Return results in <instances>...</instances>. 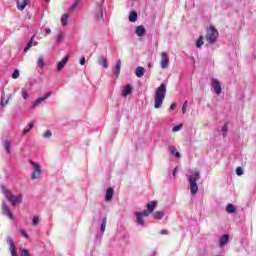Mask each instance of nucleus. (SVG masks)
Segmentation results:
<instances>
[{"mask_svg": "<svg viewBox=\"0 0 256 256\" xmlns=\"http://www.w3.org/2000/svg\"><path fill=\"white\" fill-rule=\"evenodd\" d=\"M189 183V189L192 196L197 195L199 191V186L197 185V181L201 179V172L198 169H193L191 174L186 177Z\"/></svg>", "mask_w": 256, "mask_h": 256, "instance_id": "1", "label": "nucleus"}, {"mask_svg": "<svg viewBox=\"0 0 256 256\" xmlns=\"http://www.w3.org/2000/svg\"><path fill=\"white\" fill-rule=\"evenodd\" d=\"M166 95H167V85L162 83L156 89V93L154 95V108L155 109H161V107L163 106V100L165 99Z\"/></svg>", "mask_w": 256, "mask_h": 256, "instance_id": "2", "label": "nucleus"}, {"mask_svg": "<svg viewBox=\"0 0 256 256\" xmlns=\"http://www.w3.org/2000/svg\"><path fill=\"white\" fill-rule=\"evenodd\" d=\"M1 190L6 199L11 203L12 207H15V205L23 203V194L15 196L13 195L11 190H9L5 186H1Z\"/></svg>", "mask_w": 256, "mask_h": 256, "instance_id": "3", "label": "nucleus"}, {"mask_svg": "<svg viewBox=\"0 0 256 256\" xmlns=\"http://www.w3.org/2000/svg\"><path fill=\"white\" fill-rule=\"evenodd\" d=\"M30 165H31V175H30V179L31 181H37V179H39L42 175H43V170L41 169V164L30 160L29 161Z\"/></svg>", "mask_w": 256, "mask_h": 256, "instance_id": "4", "label": "nucleus"}, {"mask_svg": "<svg viewBox=\"0 0 256 256\" xmlns=\"http://www.w3.org/2000/svg\"><path fill=\"white\" fill-rule=\"evenodd\" d=\"M217 39H219V31H217L214 26H209L207 29L206 40L210 45H215Z\"/></svg>", "mask_w": 256, "mask_h": 256, "instance_id": "5", "label": "nucleus"}, {"mask_svg": "<svg viewBox=\"0 0 256 256\" xmlns=\"http://www.w3.org/2000/svg\"><path fill=\"white\" fill-rule=\"evenodd\" d=\"M135 223L140 227H145V217H149V211L143 210L142 212H135Z\"/></svg>", "mask_w": 256, "mask_h": 256, "instance_id": "6", "label": "nucleus"}, {"mask_svg": "<svg viewBox=\"0 0 256 256\" xmlns=\"http://www.w3.org/2000/svg\"><path fill=\"white\" fill-rule=\"evenodd\" d=\"M6 243L9 245V251L11 256H19L17 254V246H15V242L11 236L6 237Z\"/></svg>", "mask_w": 256, "mask_h": 256, "instance_id": "7", "label": "nucleus"}, {"mask_svg": "<svg viewBox=\"0 0 256 256\" xmlns=\"http://www.w3.org/2000/svg\"><path fill=\"white\" fill-rule=\"evenodd\" d=\"M211 87L214 89V92L217 95H221L223 88L221 87V82H219V79L212 78L211 79Z\"/></svg>", "mask_w": 256, "mask_h": 256, "instance_id": "8", "label": "nucleus"}, {"mask_svg": "<svg viewBox=\"0 0 256 256\" xmlns=\"http://www.w3.org/2000/svg\"><path fill=\"white\" fill-rule=\"evenodd\" d=\"M160 57H161V61H160L161 69H167L169 67V56L167 55V52H161Z\"/></svg>", "mask_w": 256, "mask_h": 256, "instance_id": "9", "label": "nucleus"}, {"mask_svg": "<svg viewBox=\"0 0 256 256\" xmlns=\"http://www.w3.org/2000/svg\"><path fill=\"white\" fill-rule=\"evenodd\" d=\"M2 214L9 217V219H15V216L13 215V212H11V209L9 208V205H7L6 202H2Z\"/></svg>", "mask_w": 256, "mask_h": 256, "instance_id": "10", "label": "nucleus"}, {"mask_svg": "<svg viewBox=\"0 0 256 256\" xmlns=\"http://www.w3.org/2000/svg\"><path fill=\"white\" fill-rule=\"evenodd\" d=\"M145 33H147V29H145V26L140 25L135 28V34L137 37H145Z\"/></svg>", "mask_w": 256, "mask_h": 256, "instance_id": "11", "label": "nucleus"}, {"mask_svg": "<svg viewBox=\"0 0 256 256\" xmlns=\"http://www.w3.org/2000/svg\"><path fill=\"white\" fill-rule=\"evenodd\" d=\"M229 243V234H224L222 237L219 239V247L220 249H223L225 245Z\"/></svg>", "mask_w": 256, "mask_h": 256, "instance_id": "12", "label": "nucleus"}, {"mask_svg": "<svg viewBox=\"0 0 256 256\" xmlns=\"http://www.w3.org/2000/svg\"><path fill=\"white\" fill-rule=\"evenodd\" d=\"M98 63L104 67V69H107L109 67V64L107 63V56L100 55L98 57Z\"/></svg>", "mask_w": 256, "mask_h": 256, "instance_id": "13", "label": "nucleus"}, {"mask_svg": "<svg viewBox=\"0 0 256 256\" xmlns=\"http://www.w3.org/2000/svg\"><path fill=\"white\" fill-rule=\"evenodd\" d=\"M131 93H133V87L127 84L122 90V96L127 97V95H131Z\"/></svg>", "mask_w": 256, "mask_h": 256, "instance_id": "14", "label": "nucleus"}, {"mask_svg": "<svg viewBox=\"0 0 256 256\" xmlns=\"http://www.w3.org/2000/svg\"><path fill=\"white\" fill-rule=\"evenodd\" d=\"M115 194V190L113 188H107L105 199L107 202L112 201L113 195Z\"/></svg>", "mask_w": 256, "mask_h": 256, "instance_id": "15", "label": "nucleus"}, {"mask_svg": "<svg viewBox=\"0 0 256 256\" xmlns=\"http://www.w3.org/2000/svg\"><path fill=\"white\" fill-rule=\"evenodd\" d=\"M96 21H103V7L99 6L95 15H94Z\"/></svg>", "mask_w": 256, "mask_h": 256, "instance_id": "16", "label": "nucleus"}, {"mask_svg": "<svg viewBox=\"0 0 256 256\" xmlns=\"http://www.w3.org/2000/svg\"><path fill=\"white\" fill-rule=\"evenodd\" d=\"M16 7L19 11H24L27 7V0H18L16 3Z\"/></svg>", "mask_w": 256, "mask_h": 256, "instance_id": "17", "label": "nucleus"}, {"mask_svg": "<svg viewBox=\"0 0 256 256\" xmlns=\"http://www.w3.org/2000/svg\"><path fill=\"white\" fill-rule=\"evenodd\" d=\"M2 143L7 155H11V142L7 139H4Z\"/></svg>", "mask_w": 256, "mask_h": 256, "instance_id": "18", "label": "nucleus"}, {"mask_svg": "<svg viewBox=\"0 0 256 256\" xmlns=\"http://www.w3.org/2000/svg\"><path fill=\"white\" fill-rule=\"evenodd\" d=\"M121 65H122V62H121V59H119L114 68V75L116 77H119V75H121Z\"/></svg>", "mask_w": 256, "mask_h": 256, "instance_id": "19", "label": "nucleus"}, {"mask_svg": "<svg viewBox=\"0 0 256 256\" xmlns=\"http://www.w3.org/2000/svg\"><path fill=\"white\" fill-rule=\"evenodd\" d=\"M169 151H170V155H174L176 159H181V153L177 151V148L175 146H170Z\"/></svg>", "mask_w": 256, "mask_h": 256, "instance_id": "20", "label": "nucleus"}, {"mask_svg": "<svg viewBox=\"0 0 256 256\" xmlns=\"http://www.w3.org/2000/svg\"><path fill=\"white\" fill-rule=\"evenodd\" d=\"M68 61H69V56H66L65 58L62 59V61L58 62L57 70L62 71L63 67L67 65Z\"/></svg>", "mask_w": 256, "mask_h": 256, "instance_id": "21", "label": "nucleus"}, {"mask_svg": "<svg viewBox=\"0 0 256 256\" xmlns=\"http://www.w3.org/2000/svg\"><path fill=\"white\" fill-rule=\"evenodd\" d=\"M146 207H147L146 211H148V213H153L155 211V208L157 207V202L152 201L146 204Z\"/></svg>", "mask_w": 256, "mask_h": 256, "instance_id": "22", "label": "nucleus"}, {"mask_svg": "<svg viewBox=\"0 0 256 256\" xmlns=\"http://www.w3.org/2000/svg\"><path fill=\"white\" fill-rule=\"evenodd\" d=\"M135 75H136V77L141 79V77H143V75H145V68H143L141 66L137 67L135 70Z\"/></svg>", "mask_w": 256, "mask_h": 256, "instance_id": "23", "label": "nucleus"}, {"mask_svg": "<svg viewBox=\"0 0 256 256\" xmlns=\"http://www.w3.org/2000/svg\"><path fill=\"white\" fill-rule=\"evenodd\" d=\"M43 101H45V98L43 97L37 98L34 102H32L31 109H35L38 105H41Z\"/></svg>", "mask_w": 256, "mask_h": 256, "instance_id": "24", "label": "nucleus"}, {"mask_svg": "<svg viewBox=\"0 0 256 256\" xmlns=\"http://www.w3.org/2000/svg\"><path fill=\"white\" fill-rule=\"evenodd\" d=\"M105 229H107V217L106 216L102 219V224H101V227H100L101 235H104Z\"/></svg>", "mask_w": 256, "mask_h": 256, "instance_id": "25", "label": "nucleus"}, {"mask_svg": "<svg viewBox=\"0 0 256 256\" xmlns=\"http://www.w3.org/2000/svg\"><path fill=\"white\" fill-rule=\"evenodd\" d=\"M236 211H237V208L235 207V205H233V204H228V205L226 206V212H227V213L233 214V213H236Z\"/></svg>", "mask_w": 256, "mask_h": 256, "instance_id": "26", "label": "nucleus"}, {"mask_svg": "<svg viewBox=\"0 0 256 256\" xmlns=\"http://www.w3.org/2000/svg\"><path fill=\"white\" fill-rule=\"evenodd\" d=\"M65 39V34L63 33L62 30H58L57 38H56V43H61Z\"/></svg>", "mask_w": 256, "mask_h": 256, "instance_id": "27", "label": "nucleus"}, {"mask_svg": "<svg viewBox=\"0 0 256 256\" xmlns=\"http://www.w3.org/2000/svg\"><path fill=\"white\" fill-rule=\"evenodd\" d=\"M37 65L38 67H40V69H43V67H45V58L43 56L38 57Z\"/></svg>", "mask_w": 256, "mask_h": 256, "instance_id": "28", "label": "nucleus"}, {"mask_svg": "<svg viewBox=\"0 0 256 256\" xmlns=\"http://www.w3.org/2000/svg\"><path fill=\"white\" fill-rule=\"evenodd\" d=\"M152 216L154 217V219L161 220V219H163V217H165V213H163L161 211H157V212H154L152 214Z\"/></svg>", "mask_w": 256, "mask_h": 256, "instance_id": "29", "label": "nucleus"}, {"mask_svg": "<svg viewBox=\"0 0 256 256\" xmlns=\"http://www.w3.org/2000/svg\"><path fill=\"white\" fill-rule=\"evenodd\" d=\"M137 12L136 11H132L129 15V21L130 23H135V21H137Z\"/></svg>", "mask_w": 256, "mask_h": 256, "instance_id": "30", "label": "nucleus"}, {"mask_svg": "<svg viewBox=\"0 0 256 256\" xmlns=\"http://www.w3.org/2000/svg\"><path fill=\"white\" fill-rule=\"evenodd\" d=\"M67 21H69V14H63L61 17L63 27H67Z\"/></svg>", "mask_w": 256, "mask_h": 256, "instance_id": "31", "label": "nucleus"}, {"mask_svg": "<svg viewBox=\"0 0 256 256\" xmlns=\"http://www.w3.org/2000/svg\"><path fill=\"white\" fill-rule=\"evenodd\" d=\"M35 39V35H33L30 40L28 41L26 47L24 48V51H29V49H31V47H33V41Z\"/></svg>", "mask_w": 256, "mask_h": 256, "instance_id": "32", "label": "nucleus"}, {"mask_svg": "<svg viewBox=\"0 0 256 256\" xmlns=\"http://www.w3.org/2000/svg\"><path fill=\"white\" fill-rule=\"evenodd\" d=\"M79 3H81V0H76L74 4L70 7L69 13H73L79 7Z\"/></svg>", "mask_w": 256, "mask_h": 256, "instance_id": "33", "label": "nucleus"}, {"mask_svg": "<svg viewBox=\"0 0 256 256\" xmlns=\"http://www.w3.org/2000/svg\"><path fill=\"white\" fill-rule=\"evenodd\" d=\"M203 39H204V37H203V35H201V36L198 38V40L196 41V47H197L198 49H200V47H203V44H204Z\"/></svg>", "mask_w": 256, "mask_h": 256, "instance_id": "34", "label": "nucleus"}, {"mask_svg": "<svg viewBox=\"0 0 256 256\" xmlns=\"http://www.w3.org/2000/svg\"><path fill=\"white\" fill-rule=\"evenodd\" d=\"M9 105V99H5L4 97L0 98V107H7Z\"/></svg>", "mask_w": 256, "mask_h": 256, "instance_id": "35", "label": "nucleus"}, {"mask_svg": "<svg viewBox=\"0 0 256 256\" xmlns=\"http://www.w3.org/2000/svg\"><path fill=\"white\" fill-rule=\"evenodd\" d=\"M21 95H22L23 99H25V100L29 99V91H27V89L22 88Z\"/></svg>", "mask_w": 256, "mask_h": 256, "instance_id": "36", "label": "nucleus"}, {"mask_svg": "<svg viewBox=\"0 0 256 256\" xmlns=\"http://www.w3.org/2000/svg\"><path fill=\"white\" fill-rule=\"evenodd\" d=\"M32 127H35V123L34 122H31L30 124H29V127L27 128V129H24L23 131H22V135H27V133H29L30 131H31V128Z\"/></svg>", "mask_w": 256, "mask_h": 256, "instance_id": "37", "label": "nucleus"}, {"mask_svg": "<svg viewBox=\"0 0 256 256\" xmlns=\"http://www.w3.org/2000/svg\"><path fill=\"white\" fill-rule=\"evenodd\" d=\"M42 137L43 139H51V137H53V133L51 132V130H47L46 132H44Z\"/></svg>", "mask_w": 256, "mask_h": 256, "instance_id": "38", "label": "nucleus"}, {"mask_svg": "<svg viewBox=\"0 0 256 256\" xmlns=\"http://www.w3.org/2000/svg\"><path fill=\"white\" fill-rule=\"evenodd\" d=\"M227 131H229V126L227 124H224L223 127H222L223 137H227Z\"/></svg>", "mask_w": 256, "mask_h": 256, "instance_id": "39", "label": "nucleus"}, {"mask_svg": "<svg viewBox=\"0 0 256 256\" xmlns=\"http://www.w3.org/2000/svg\"><path fill=\"white\" fill-rule=\"evenodd\" d=\"M183 129V124L176 125L172 128L173 133H177V131H181Z\"/></svg>", "mask_w": 256, "mask_h": 256, "instance_id": "40", "label": "nucleus"}, {"mask_svg": "<svg viewBox=\"0 0 256 256\" xmlns=\"http://www.w3.org/2000/svg\"><path fill=\"white\" fill-rule=\"evenodd\" d=\"M12 79H19V70H14V72L12 73Z\"/></svg>", "mask_w": 256, "mask_h": 256, "instance_id": "41", "label": "nucleus"}, {"mask_svg": "<svg viewBox=\"0 0 256 256\" xmlns=\"http://www.w3.org/2000/svg\"><path fill=\"white\" fill-rule=\"evenodd\" d=\"M32 225H34V226L39 225V217L38 216H34V218L32 219Z\"/></svg>", "mask_w": 256, "mask_h": 256, "instance_id": "42", "label": "nucleus"}, {"mask_svg": "<svg viewBox=\"0 0 256 256\" xmlns=\"http://www.w3.org/2000/svg\"><path fill=\"white\" fill-rule=\"evenodd\" d=\"M236 175H238V177H241V175H243V168L237 167L236 168Z\"/></svg>", "mask_w": 256, "mask_h": 256, "instance_id": "43", "label": "nucleus"}, {"mask_svg": "<svg viewBox=\"0 0 256 256\" xmlns=\"http://www.w3.org/2000/svg\"><path fill=\"white\" fill-rule=\"evenodd\" d=\"M20 256H31L27 249H22L20 252Z\"/></svg>", "mask_w": 256, "mask_h": 256, "instance_id": "44", "label": "nucleus"}, {"mask_svg": "<svg viewBox=\"0 0 256 256\" xmlns=\"http://www.w3.org/2000/svg\"><path fill=\"white\" fill-rule=\"evenodd\" d=\"M182 113H183V115H185V113H187V101H185L184 104L182 105Z\"/></svg>", "mask_w": 256, "mask_h": 256, "instance_id": "45", "label": "nucleus"}, {"mask_svg": "<svg viewBox=\"0 0 256 256\" xmlns=\"http://www.w3.org/2000/svg\"><path fill=\"white\" fill-rule=\"evenodd\" d=\"M51 95H53V92L49 91V92H47L42 98H43L44 101H45L46 99H49V97H51Z\"/></svg>", "mask_w": 256, "mask_h": 256, "instance_id": "46", "label": "nucleus"}, {"mask_svg": "<svg viewBox=\"0 0 256 256\" xmlns=\"http://www.w3.org/2000/svg\"><path fill=\"white\" fill-rule=\"evenodd\" d=\"M20 234H22V236L25 237V239H29V235L27 234V231L20 230Z\"/></svg>", "mask_w": 256, "mask_h": 256, "instance_id": "47", "label": "nucleus"}, {"mask_svg": "<svg viewBox=\"0 0 256 256\" xmlns=\"http://www.w3.org/2000/svg\"><path fill=\"white\" fill-rule=\"evenodd\" d=\"M85 63H86L85 57H82L80 60V65H85Z\"/></svg>", "mask_w": 256, "mask_h": 256, "instance_id": "48", "label": "nucleus"}, {"mask_svg": "<svg viewBox=\"0 0 256 256\" xmlns=\"http://www.w3.org/2000/svg\"><path fill=\"white\" fill-rule=\"evenodd\" d=\"M175 107H177V104L172 103V104L170 105V110L173 111V109H175Z\"/></svg>", "mask_w": 256, "mask_h": 256, "instance_id": "49", "label": "nucleus"}, {"mask_svg": "<svg viewBox=\"0 0 256 256\" xmlns=\"http://www.w3.org/2000/svg\"><path fill=\"white\" fill-rule=\"evenodd\" d=\"M169 232L167 230H161L160 235H167Z\"/></svg>", "mask_w": 256, "mask_h": 256, "instance_id": "50", "label": "nucleus"}, {"mask_svg": "<svg viewBox=\"0 0 256 256\" xmlns=\"http://www.w3.org/2000/svg\"><path fill=\"white\" fill-rule=\"evenodd\" d=\"M45 33H46V35L51 34V28H46V29H45Z\"/></svg>", "mask_w": 256, "mask_h": 256, "instance_id": "51", "label": "nucleus"}, {"mask_svg": "<svg viewBox=\"0 0 256 256\" xmlns=\"http://www.w3.org/2000/svg\"><path fill=\"white\" fill-rule=\"evenodd\" d=\"M172 175H173V177H176V176H177V167L174 169Z\"/></svg>", "mask_w": 256, "mask_h": 256, "instance_id": "52", "label": "nucleus"}, {"mask_svg": "<svg viewBox=\"0 0 256 256\" xmlns=\"http://www.w3.org/2000/svg\"><path fill=\"white\" fill-rule=\"evenodd\" d=\"M12 97L13 95L9 94L6 99H8V101H11Z\"/></svg>", "mask_w": 256, "mask_h": 256, "instance_id": "53", "label": "nucleus"}, {"mask_svg": "<svg viewBox=\"0 0 256 256\" xmlns=\"http://www.w3.org/2000/svg\"><path fill=\"white\" fill-rule=\"evenodd\" d=\"M34 45H37V42H34Z\"/></svg>", "mask_w": 256, "mask_h": 256, "instance_id": "54", "label": "nucleus"}, {"mask_svg": "<svg viewBox=\"0 0 256 256\" xmlns=\"http://www.w3.org/2000/svg\"><path fill=\"white\" fill-rule=\"evenodd\" d=\"M46 1H50V0H46Z\"/></svg>", "mask_w": 256, "mask_h": 256, "instance_id": "55", "label": "nucleus"}]
</instances>
